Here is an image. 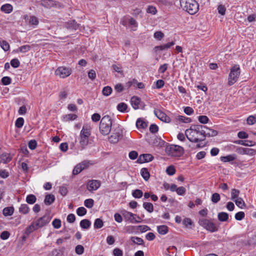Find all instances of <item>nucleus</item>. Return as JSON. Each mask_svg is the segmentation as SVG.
Returning a JSON list of instances; mask_svg holds the SVG:
<instances>
[{
  "mask_svg": "<svg viewBox=\"0 0 256 256\" xmlns=\"http://www.w3.org/2000/svg\"><path fill=\"white\" fill-rule=\"evenodd\" d=\"M203 128H208L206 126L200 124H193L192 125L190 128L186 129L185 131V135L187 138L191 142L197 143L204 140V139H199L198 138L194 137L192 134L193 132L200 134V130Z\"/></svg>",
  "mask_w": 256,
  "mask_h": 256,
  "instance_id": "obj_1",
  "label": "nucleus"
},
{
  "mask_svg": "<svg viewBox=\"0 0 256 256\" xmlns=\"http://www.w3.org/2000/svg\"><path fill=\"white\" fill-rule=\"evenodd\" d=\"M180 4L190 14H195L199 9V4L195 0H180Z\"/></svg>",
  "mask_w": 256,
  "mask_h": 256,
  "instance_id": "obj_2",
  "label": "nucleus"
},
{
  "mask_svg": "<svg viewBox=\"0 0 256 256\" xmlns=\"http://www.w3.org/2000/svg\"><path fill=\"white\" fill-rule=\"evenodd\" d=\"M112 120L108 115L104 116L100 124V130L101 134L104 136L110 134L112 130Z\"/></svg>",
  "mask_w": 256,
  "mask_h": 256,
  "instance_id": "obj_3",
  "label": "nucleus"
},
{
  "mask_svg": "<svg viewBox=\"0 0 256 256\" xmlns=\"http://www.w3.org/2000/svg\"><path fill=\"white\" fill-rule=\"evenodd\" d=\"M166 152L171 156L180 157L184 154V149L178 145L168 144L166 146Z\"/></svg>",
  "mask_w": 256,
  "mask_h": 256,
  "instance_id": "obj_4",
  "label": "nucleus"
},
{
  "mask_svg": "<svg viewBox=\"0 0 256 256\" xmlns=\"http://www.w3.org/2000/svg\"><path fill=\"white\" fill-rule=\"evenodd\" d=\"M240 72V68L238 65L235 64L232 66L228 78V84L229 86H232L238 80Z\"/></svg>",
  "mask_w": 256,
  "mask_h": 256,
  "instance_id": "obj_5",
  "label": "nucleus"
},
{
  "mask_svg": "<svg viewBox=\"0 0 256 256\" xmlns=\"http://www.w3.org/2000/svg\"><path fill=\"white\" fill-rule=\"evenodd\" d=\"M198 222L200 226L211 232L218 230V226L208 220L204 218H200Z\"/></svg>",
  "mask_w": 256,
  "mask_h": 256,
  "instance_id": "obj_6",
  "label": "nucleus"
},
{
  "mask_svg": "<svg viewBox=\"0 0 256 256\" xmlns=\"http://www.w3.org/2000/svg\"><path fill=\"white\" fill-rule=\"evenodd\" d=\"M123 137L122 130L119 128L114 129L109 140L112 143H117Z\"/></svg>",
  "mask_w": 256,
  "mask_h": 256,
  "instance_id": "obj_7",
  "label": "nucleus"
},
{
  "mask_svg": "<svg viewBox=\"0 0 256 256\" xmlns=\"http://www.w3.org/2000/svg\"><path fill=\"white\" fill-rule=\"evenodd\" d=\"M72 70L70 68L65 66L58 67L56 70L55 74L58 76L60 78H66L71 74Z\"/></svg>",
  "mask_w": 256,
  "mask_h": 256,
  "instance_id": "obj_8",
  "label": "nucleus"
},
{
  "mask_svg": "<svg viewBox=\"0 0 256 256\" xmlns=\"http://www.w3.org/2000/svg\"><path fill=\"white\" fill-rule=\"evenodd\" d=\"M120 214L124 216L125 221H129L130 222L134 223H140V220H137L134 216L136 214H134L132 212H129L125 210H120Z\"/></svg>",
  "mask_w": 256,
  "mask_h": 256,
  "instance_id": "obj_9",
  "label": "nucleus"
},
{
  "mask_svg": "<svg viewBox=\"0 0 256 256\" xmlns=\"http://www.w3.org/2000/svg\"><path fill=\"white\" fill-rule=\"evenodd\" d=\"M51 218L49 216L44 215L43 216L38 218L36 220L34 221V222L38 229L48 224Z\"/></svg>",
  "mask_w": 256,
  "mask_h": 256,
  "instance_id": "obj_10",
  "label": "nucleus"
},
{
  "mask_svg": "<svg viewBox=\"0 0 256 256\" xmlns=\"http://www.w3.org/2000/svg\"><path fill=\"white\" fill-rule=\"evenodd\" d=\"M24 18L27 24L34 28L37 26L39 23L38 19L34 16L26 14L24 16Z\"/></svg>",
  "mask_w": 256,
  "mask_h": 256,
  "instance_id": "obj_11",
  "label": "nucleus"
},
{
  "mask_svg": "<svg viewBox=\"0 0 256 256\" xmlns=\"http://www.w3.org/2000/svg\"><path fill=\"white\" fill-rule=\"evenodd\" d=\"M100 182L98 180H89L86 184V188L90 192L96 190L100 186Z\"/></svg>",
  "mask_w": 256,
  "mask_h": 256,
  "instance_id": "obj_12",
  "label": "nucleus"
},
{
  "mask_svg": "<svg viewBox=\"0 0 256 256\" xmlns=\"http://www.w3.org/2000/svg\"><path fill=\"white\" fill-rule=\"evenodd\" d=\"M154 113L156 117L161 121L168 123L170 122V118L160 110H155Z\"/></svg>",
  "mask_w": 256,
  "mask_h": 256,
  "instance_id": "obj_13",
  "label": "nucleus"
},
{
  "mask_svg": "<svg viewBox=\"0 0 256 256\" xmlns=\"http://www.w3.org/2000/svg\"><path fill=\"white\" fill-rule=\"evenodd\" d=\"M154 156L149 154H142L140 156L137 160V162L142 164L152 161L154 160Z\"/></svg>",
  "mask_w": 256,
  "mask_h": 256,
  "instance_id": "obj_14",
  "label": "nucleus"
},
{
  "mask_svg": "<svg viewBox=\"0 0 256 256\" xmlns=\"http://www.w3.org/2000/svg\"><path fill=\"white\" fill-rule=\"evenodd\" d=\"M12 158V157L10 154L8 153H3L0 155V164L1 163L7 164L10 162Z\"/></svg>",
  "mask_w": 256,
  "mask_h": 256,
  "instance_id": "obj_15",
  "label": "nucleus"
},
{
  "mask_svg": "<svg viewBox=\"0 0 256 256\" xmlns=\"http://www.w3.org/2000/svg\"><path fill=\"white\" fill-rule=\"evenodd\" d=\"M140 98L137 96H133L130 99L131 104L134 110L139 108V105L140 104Z\"/></svg>",
  "mask_w": 256,
  "mask_h": 256,
  "instance_id": "obj_16",
  "label": "nucleus"
},
{
  "mask_svg": "<svg viewBox=\"0 0 256 256\" xmlns=\"http://www.w3.org/2000/svg\"><path fill=\"white\" fill-rule=\"evenodd\" d=\"M91 134V128L88 124H84L80 132V135L90 137Z\"/></svg>",
  "mask_w": 256,
  "mask_h": 256,
  "instance_id": "obj_17",
  "label": "nucleus"
},
{
  "mask_svg": "<svg viewBox=\"0 0 256 256\" xmlns=\"http://www.w3.org/2000/svg\"><path fill=\"white\" fill-rule=\"evenodd\" d=\"M235 144L247 146H252L256 145V142L252 140H237L234 142Z\"/></svg>",
  "mask_w": 256,
  "mask_h": 256,
  "instance_id": "obj_18",
  "label": "nucleus"
},
{
  "mask_svg": "<svg viewBox=\"0 0 256 256\" xmlns=\"http://www.w3.org/2000/svg\"><path fill=\"white\" fill-rule=\"evenodd\" d=\"M66 27L70 30H76L79 28L80 24L75 20H70L66 24Z\"/></svg>",
  "mask_w": 256,
  "mask_h": 256,
  "instance_id": "obj_19",
  "label": "nucleus"
},
{
  "mask_svg": "<svg viewBox=\"0 0 256 256\" xmlns=\"http://www.w3.org/2000/svg\"><path fill=\"white\" fill-rule=\"evenodd\" d=\"M80 144L81 150H84L86 148V146L88 144L89 137L80 135Z\"/></svg>",
  "mask_w": 256,
  "mask_h": 256,
  "instance_id": "obj_20",
  "label": "nucleus"
},
{
  "mask_svg": "<svg viewBox=\"0 0 256 256\" xmlns=\"http://www.w3.org/2000/svg\"><path fill=\"white\" fill-rule=\"evenodd\" d=\"M55 200L54 196L52 194H48L45 196L44 203L46 206L51 205Z\"/></svg>",
  "mask_w": 256,
  "mask_h": 256,
  "instance_id": "obj_21",
  "label": "nucleus"
},
{
  "mask_svg": "<svg viewBox=\"0 0 256 256\" xmlns=\"http://www.w3.org/2000/svg\"><path fill=\"white\" fill-rule=\"evenodd\" d=\"M236 158V156L235 154H229L226 156H222L220 158V160L224 162H232L235 160Z\"/></svg>",
  "mask_w": 256,
  "mask_h": 256,
  "instance_id": "obj_22",
  "label": "nucleus"
},
{
  "mask_svg": "<svg viewBox=\"0 0 256 256\" xmlns=\"http://www.w3.org/2000/svg\"><path fill=\"white\" fill-rule=\"evenodd\" d=\"M175 44V42L174 41H172L170 42H168L166 44L160 45L158 46H156L154 48L156 50H167L171 46H172Z\"/></svg>",
  "mask_w": 256,
  "mask_h": 256,
  "instance_id": "obj_23",
  "label": "nucleus"
},
{
  "mask_svg": "<svg viewBox=\"0 0 256 256\" xmlns=\"http://www.w3.org/2000/svg\"><path fill=\"white\" fill-rule=\"evenodd\" d=\"M38 230V229L37 227L35 226V224L33 222L31 223V224L28 226L26 228V229L25 230L24 234L28 236L32 232H33L34 231L36 230Z\"/></svg>",
  "mask_w": 256,
  "mask_h": 256,
  "instance_id": "obj_24",
  "label": "nucleus"
},
{
  "mask_svg": "<svg viewBox=\"0 0 256 256\" xmlns=\"http://www.w3.org/2000/svg\"><path fill=\"white\" fill-rule=\"evenodd\" d=\"M229 215L226 212H220L218 214V218L221 222L228 221Z\"/></svg>",
  "mask_w": 256,
  "mask_h": 256,
  "instance_id": "obj_25",
  "label": "nucleus"
},
{
  "mask_svg": "<svg viewBox=\"0 0 256 256\" xmlns=\"http://www.w3.org/2000/svg\"><path fill=\"white\" fill-rule=\"evenodd\" d=\"M80 225L82 228L88 230L91 226V222L88 219H84L80 222Z\"/></svg>",
  "mask_w": 256,
  "mask_h": 256,
  "instance_id": "obj_26",
  "label": "nucleus"
},
{
  "mask_svg": "<svg viewBox=\"0 0 256 256\" xmlns=\"http://www.w3.org/2000/svg\"><path fill=\"white\" fill-rule=\"evenodd\" d=\"M0 10L6 14H10L12 12L13 7L10 4H6L1 6Z\"/></svg>",
  "mask_w": 256,
  "mask_h": 256,
  "instance_id": "obj_27",
  "label": "nucleus"
},
{
  "mask_svg": "<svg viewBox=\"0 0 256 256\" xmlns=\"http://www.w3.org/2000/svg\"><path fill=\"white\" fill-rule=\"evenodd\" d=\"M140 174L145 180L147 181L149 180L150 174L147 168H142L140 170Z\"/></svg>",
  "mask_w": 256,
  "mask_h": 256,
  "instance_id": "obj_28",
  "label": "nucleus"
},
{
  "mask_svg": "<svg viewBox=\"0 0 256 256\" xmlns=\"http://www.w3.org/2000/svg\"><path fill=\"white\" fill-rule=\"evenodd\" d=\"M78 118L77 115L74 114H70L64 115L62 116V120L67 122L68 120H74Z\"/></svg>",
  "mask_w": 256,
  "mask_h": 256,
  "instance_id": "obj_29",
  "label": "nucleus"
},
{
  "mask_svg": "<svg viewBox=\"0 0 256 256\" xmlns=\"http://www.w3.org/2000/svg\"><path fill=\"white\" fill-rule=\"evenodd\" d=\"M136 126L138 128H145L147 127L148 124L146 122L139 118L136 120Z\"/></svg>",
  "mask_w": 256,
  "mask_h": 256,
  "instance_id": "obj_30",
  "label": "nucleus"
},
{
  "mask_svg": "<svg viewBox=\"0 0 256 256\" xmlns=\"http://www.w3.org/2000/svg\"><path fill=\"white\" fill-rule=\"evenodd\" d=\"M2 212L4 216H10L14 212V208L13 206L6 207L4 208Z\"/></svg>",
  "mask_w": 256,
  "mask_h": 256,
  "instance_id": "obj_31",
  "label": "nucleus"
},
{
  "mask_svg": "<svg viewBox=\"0 0 256 256\" xmlns=\"http://www.w3.org/2000/svg\"><path fill=\"white\" fill-rule=\"evenodd\" d=\"M30 210V208L26 204H22L19 208V212L24 214H28Z\"/></svg>",
  "mask_w": 256,
  "mask_h": 256,
  "instance_id": "obj_32",
  "label": "nucleus"
},
{
  "mask_svg": "<svg viewBox=\"0 0 256 256\" xmlns=\"http://www.w3.org/2000/svg\"><path fill=\"white\" fill-rule=\"evenodd\" d=\"M53 0H41L40 5L44 8H50L52 7Z\"/></svg>",
  "mask_w": 256,
  "mask_h": 256,
  "instance_id": "obj_33",
  "label": "nucleus"
},
{
  "mask_svg": "<svg viewBox=\"0 0 256 256\" xmlns=\"http://www.w3.org/2000/svg\"><path fill=\"white\" fill-rule=\"evenodd\" d=\"M26 200L28 204H32L36 202V198L34 194H30L26 196Z\"/></svg>",
  "mask_w": 256,
  "mask_h": 256,
  "instance_id": "obj_34",
  "label": "nucleus"
},
{
  "mask_svg": "<svg viewBox=\"0 0 256 256\" xmlns=\"http://www.w3.org/2000/svg\"><path fill=\"white\" fill-rule=\"evenodd\" d=\"M158 232L160 234H166L168 230V228L166 226L162 225L157 227Z\"/></svg>",
  "mask_w": 256,
  "mask_h": 256,
  "instance_id": "obj_35",
  "label": "nucleus"
},
{
  "mask_svg": "<svg viewBox=\"0 0 256 256\" xmlns=\"http://www.w3.org/2000/svg\"><path fill=\"white\" fill-rule=\"evenodd\" d=\"M130 240L134 244L144 246V241L140 238L137 236H132Z\"/></svg>",
  "mask_w": 256,
  "mask_h": 256,
  "instance_id": "obj_36",
  "label": "nucleus"
},
{
  "mask_svg": "<svg viewBox=\"0 0 256 256\" xmlns=\"http://www.w3.org/2000/svg\"><path fill=\"white\" fill-rule=\"evenodd\" d=\"M144 208L148 212H152L154 211L153 204L150 202H144L143 203Z\"/></svg>",
  "mask_w": 256,
  "mask_h": 256,
  "instance_id": "obj_37",
  "label": "nucleus"
},
{
  "mask_svg": "<svg viewBox=\"0 0 256 256\" xmlns=\"http://www.w3.org/2000/svg\"><path fill=\"white\" fill-rule=\"evenodd\" d=\"M126 232L128 234H132L138 231L137 226H128L124 228Z\"/></svg>",
  "mask_w": 256,
  "mask_h": 256,
  "instance_id": "obj_38",
  "label": "nucleus"
},
{
  "mask_svg": "<svg viewBox=\"0 0 256 256\" xmlns=\"http://www.w3.org/2000/svg\"><path fill=\"white\" fill-rule=\"evenodd\" d=\"M128 108V106L124 102H120L117 106V110L122 112H126Z\"/></svg>",
  "mask_w": 256,
  "mask_h": 256,
  "instance_id": "obj_39",
  "label": "nucleus"
},
{
  "mask_svg": "<svg viewBox=\"0 0 256 256\" xmlns=\"http://www.w3.org/2000/svg\"><path fill=\"white\" fill-rule=\"evenodd\" d=\"M176 120L184 123H190L192 122V119L190 118L186 117L183 116H178Z\"/></svg>",
  "mask_w": 256,
  "mask_h": 256,
  "instance_id": "obj_40",
  "label": "nucleus"
},
{
  "mask_svg": "<svg viewBox=\"0 0 256 256\" xmlns=\"http://www.w3.org/2000/svg\"><path fill=\"white\" fill-rule=\"evenodd\" d=\"M143 192L142 190L136 189L132 191V196L136 198H140L142 196Z\"/></svg>",
  "mask_w": 256,
  "mask_h": 256,
  "instance_id": "obj_41",
  "label": "nucleus"
},
{
  "mask_svg": "<svg viewBox=\"0 0 256 256\" xmlns=\"http://www.w3.org/2000/svg\"><path fill=\"white\" fill-rule=\"evenodd\" d=\"M104 226V222L100 218H96L94 222V228L98 229L102 228Z\"/></svg>",
  "mask_w": 256,
  "mask_h": 256,
  "instance_id": "obj_42",
  "label": "nucleus"
},
{
  "mask_svg": "<svg viewBox=\"0 0 256 256\" xmlns=\"http://www.w3.org/2000/svg\"><path fill=\"white\" fill-rule=\"evenodd\" d=\"M112 90L110 86H104L102 90V93L104 96H108L112 92Z\"/></svg>",
  "mask_w": 256,
  "mask_h": 256,
  "instance_id": "obj_43",
  "label": "nucleus"
},
{
  "mask_svg": "<svg viewBox=\"0 0 256 256\" xmlns=\"http://www.w3.org/2000/svg\"><path fill=\"white\" fill-rule=\"evenodd\" d=\"M236 205L240 208H243L244 206H246L245 202L242 198H239L234 200Z\"/></svg>",
  "mask_w": 256,
  "mask_h": 256,
  "instance_id": "obj_44",
  "label": "nucleus"
},
{
  "mask_svg": "<svg viewBox=\"0 0 256 256\" xmlns=\"http://www.w3.org/2000/svg\"><path fill=\"white\" fill-rule=\"evenodd\" d=\"M0 46L5 52L8 51L10 49V45L6 40L0 41Z\"/></svg>",
  "mask_w": 256,
  "mask_h": 256,
  "instance_id": "obj_45",
  "label": "nucleus"
},
{
  "mask_svg": "<svg viewBox=\"0 0 256 256\" xmlns=\"http://www.w3.org/2000/svg\"><path fill=\"white\" fill-rule=\"evenodd\" d=\"M240 190H236V188H233L232 189V192H231V195H232V198H231V199L233 200H235L236 198H238V195L240 194Z\"/></svg>",
  "mask_w": 256,
  "mask_h": 256,
  "instance_id": "obj_46",
  "label": "nucleus"
},
{
  "mask_svg": "<svg viewBox=\"0 0 256 256\" xmlns=\"http://www.w3.org/2000/svg\"><path fill=\"white\" fill-rule=\"evenodd\" d=\"M84 204L86 208H90L94 206V200L92 198L86 199L84 202Z\"/></svg>",
  "mask_w": 256,
  "mask_h": 256,
  "instance_id": "obj_47",
  "label": "nucleus"
},
{
  "mask_svg": "<svg viewBox=\"0 0 256 256\" xmlns=\"http://www.w3.org/2000/svg\"><path fill=\"white\" fill-rule=\"evenodd\" d=\"M82 170H84L82 167V166L78 164L74 168L72 171V174L74 175H76L80 174Z\"/></svg>",
  "mask_w": 256,
  "mask_h": 256,
  "instance_id": "obj_48",
  "label": "nucleus"
},
{
  "mask_svg": "<svg viewBox=\"0 0 256 256\" xmlns=\"http://www.w3.org/2000/svg\"><path fill=\"white\" fill-rule=\"evenodd\" d=\"M87 210L84 207H80L76 210V214L78 216H82L86 214Z\"/></svg>",
  "mask_w": 256,
  "mask_h": 256,
  "instance_id": "obj_49",
  "label": "nucleus"
},
{
  "mask_svg": "<svg viewBox=\"0 0 256 256\" xmlns=\"http://www.w3.org/2000/svg\"><path fill=\"white\" fill-rule=\"evenodd\" d=\"M176 169L173 166H168L166 169V172L169 176H172L176 173Z\"/></svg>",
  "mask_w": 256,
  "mask_h": 256,
  "instance_id": "obj_50",
  "label": "nucleus"
},
{
  "mask_svg": "<svg viewBox=\"0 0 256 256\" xmlns=\"http://www.w3.org/2000/svg\"><path fill=\"white\" fill-rule=\"evenodd\" d=\"M24 124V119L22 118H18L16 121L15 126L18 128H21Z\"/></svg>",
  "mask_w": 256,
  "mask_h": 256,
  "instance_id": "obj_51",
  "label": "nucleus"
},
{
  "mask_svg": "<svg viewBox=\"0 0 256 256\" xmlns=\"http://www.w3.org/2000/svg\"><path fill=\"white\" fill-rule=\"evenodd\" d=\"M220 195L218 193H214L212 194L211 200L213 203L216 204L220 200Z\"/></svg>",
  "mask_w": 256,
  "mask_h": 256,
  "instance_id": "obj_52",
  "label": "nucleus"
},
{
  "mask_svg": "<svg viewBox=\"0 0 256 256\" xmlns=\"http://www.w3.org/2000/svg\"><path fill=\"white\" fill-rule=\"evenodd\" d=\"M198 121L203 124H207L209 121L208 118L206 116H200L198 117Z\"/></svg>",
  "mask_w": 256,
  "mask_h": 256,
  "instance_id": "obj_53",
  "label": "nucleus"
},
{
  "mask_svg": "<svg viewBox=\"0 0 256 256\" xmlns=\"http://www.w3.org/2000/svg\"><path fill=\"white\" fill-rule=\"evenodd\" d=\"M1 82L4 85L7 86L11 83L12 79L8 76H4L2 78Z\"/></svg>",
  "mask_w": 256,
  "mask_h": 256,
  "instance_id": "obj_54",
  "label": "nucleus"
},
{
  "mask_svg": "<svg viewBox=\"0 0 256 256\" xmlns=\"http://www.w3.org/2000/svg\"><path fill=\"white\" fill-rule=\"evenodd\" d=\"M52 224L55 228H59L61 226V220L60 219L55 218L52 221Z\"/></svg>",
  "mask_w": 256,
  "mask_h": 256,
  "instance_id": "obj_55",
  "label": "nucleus"
},
{
  "mask_svg": "<svg viewBox=\"0 0 256 256\" xmlns=\"http://www.w3.org/2000/svg\"><path fill=\"white\" fill-rule=\"evenodd\" d=\"M114 88L117 92L120 93L124 90V87L122 84H118L114 86Z\"/></svg>",
  "mask_w": 256,
  "mask_h": 256,
  "instance_id": "obj_56",
  "label": "nucleus"
},
{
  "mask_svg": "<svg viewBox=\"0 0 256 256\" xmlns=\"http://www.w3.org/2000/svg\"><path fill=\"white\" fill-rule=\"evenodd\" d=\"M154 38L158 40H161L164 37V34L161 31H156L154 34Z\"/></svg>",
  "mask_w": 256,
  "mask_h": 256,
  "instance_id": "obj_57",
  "label": "nucleus"
},
{
  "mask_svg": "<svg viewBox=\"0 0 256 256\" xmlns=\"http://www.w3.org/2000/svg\"><path fill=\"white\" fill-rule=\"evenodd\" d=\"M10 64L14 68H17L20 65V62L18 58H13L10 61Z\"/></svg>",
  "mask_w": 256,
  "mask_h": 256,
  "instance_id": "obj_58",
  "label": "nucleus"
},
{
  "mask_svg": "<svg viewBox=\"0 0 256 256\" xmlns=\"http://www.w3.org/2000/svg\"><path fill=\"white\" fill-rule=\"evenodd\" d=\"M10 236V233L7 230L3 231L0 234V238L3 240H6Z\"/></svg>",
  "mask_w": 256,
  "mask_h": 256,
  "instance_id": "obj_59",
  "label": "nucleus"
},
{
  "mask_svg": "<svg viewBox=\"0 0 256 256\" xmlns=\"http://www.w3.org/2000/svg\"><path fill=\"white\" fill-rule=\"evenodd\" d=\"M146 12L152 14H155L157 12V10L155 6H149L146 9Z\"/></svg>",
  "mask_w": 256,
  "mask_h": 256,
  "instance_id": "obj_60",
  "label": "nucleus"
},
{
  "mask_svg": "<svg viewBox=\"0 0 256 256\" xmlns=\"http://www.w3.org/2000/svg\"><path fill=\"white\" fill-rule=\"evenodd\" d=\"M28 146L30 150H34L37 146V142L36 140H30L28 143Z\"/></svg>",
  "mask_w": 256,
  "mask_h": 256,
  "instance_id": "obj_61",
  "label": "nucleus"
},
{
  "mask_svg": "<svg viewBox=\"0 0 256 256\" xmlns=\"http://www.w3.org/2000/svg\"><path fill=\"white\" fill-rule=\"evenodd\" d=\"M176 192L180 196H184L186 192V189L184 186H180L177 188Z\"/></svg>",
  "mask_w": 256,
  "mask_h": 256,
  "instance_id": "obj_62",
  "label": "nucleus"
},
{
  "mask_svg": "<svg viewBox=\"0 0 256 256\" xmlns=\"http://www.w3.org/2000/svg\"><path fill=\"white\" fill-rule=\"evenodd\" d=\"M245 216L244 212H239L236 214L235 218L238 220H241L244 218Z\"/></svg>",
  "mask_w": 256,
  "mask_h": 256,
  "instance_id": "obj_63",
  "label": "nucleus"
},
{
  "mask_svg": "<svg viewBox=\"0 0 256 256\" xmlns=\"http://www.w3.org/2000/svg\"><path fill=\"white\" fill-rule=\"evenodd\" d=\"M113 254L114 256H122L123 252L120 248H116L113 250Z\"/></svg>",
  "mask_w": 256,
  "mask_h": 256,
  "instance_id": "obj_64",
  "label": "nucleus"
}]
</instances>
